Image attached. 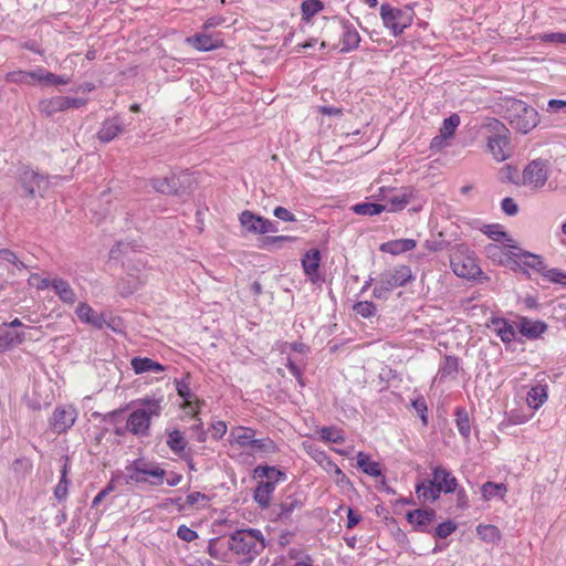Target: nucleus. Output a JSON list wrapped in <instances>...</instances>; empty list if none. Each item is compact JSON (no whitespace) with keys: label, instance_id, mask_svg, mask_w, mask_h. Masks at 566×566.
I'll use <instances>...</instances> for the list:
<instances>
[{"label":"nucleus","instance_id":"f257e3e1","mask_svg":"<svg viewBox=\"0 0 566 566\" xmlns=\"http://www.w3.org/2000/svg\"><path fill=\"white\" fill-rule=\"evenodd\" d=\"M497 264L512 271L526 272L527 269H532L552 283L566 285V272L547 269L539 255L524 251L507 232L500 229H497Z\"/></svg>","mask_w":566,"mask_h":566},{"label":"nucleus","instance_id":"1a4fd4ad","mask_svg":"<svg viewBox=\"0 0 566 566\" xmlns=\"http://www.w3.org/2000/svg\"><path fill=\"white\" fill-rule=\"evenodd\" d=\"M193 184V179L187 171L179 174L171 172V175L164 178H153L150 180L151 187L163 195L184 196L189 192Z\"/></svg>","mask_w":566,"mask_h":566},{"label":"nucleus","instance_id":"6ab92c4d","mask_svg":"<svg viewBox=\"0 0 566 566\" xmlns=\"http://www.w3.org/2000/svg\"><path fill=\"white\" fill-rule=\"evenodd\" d=\"M196 50L208 52L223 46V39L217 34H209L205 30L186 39Z\"/></svg>","mask_w":566,"mask_h":566},{"label":"nucleus","instance_id":"a878e982","mask_svg":"<svg viewBox=\"0 0 566 566\" xmlns=\"http://www.w3.org/2000/svg\"><path fill=\"white\" fill-rule=\"evenodd\" d=\"M253 476L261 480L265 479L264 482H272L275 486L287 479L286 473L276 467L261 464L254 468Z\"/></svg>","mask_w":566,"mask_h":566},{"label":"nucleus","instance_id":"6e6552de","mask_svg":"<svg viewBox=\"0 0 566 566\" xmlns=\"http://www.w3.org/2000/svg\"><path fill=\"white\" fill-rule=\"evenodd\" d=\"M450 264L454 274L459 277L475 279L481 273L474 252L470 251L464 244L452 249Z\"/></svg>","mask_w":566,"mask_h":566},{"label":"nucleus","instance_id":"bb28decb","mask_svg":"<svg viewBox=\"0 0 566 566\" xmlns=\"http://www.w3.org/2000/svg\"><path fill=\"white\" fill-rule=\"evenodd\" d=\"M459 371V358L453 355L444 356L443 360L440 363L437 377L440 381L447 379H455Z\"/></svg>","mask_w":566,"mask_h":566},{"label":"nucleus","instance_id":"5701e85b","mask_svg":"<svg viewBox=\"0 0 566 566\" xmlns=\"http://www.w3.org/2000/svg\"><path fill=\"white\" fill-rule=\"evenodd\" d=\"M516 145L511 139L509 129L497 127V161L510 159L515 153Z\"/></svg>","mask_w":566,"mask_h":566},{"label":"nucleus","instance_id":"ea45409f","mask_svg":"<svg viewBox=\"0 0 566 566\" xmlns=\"http://www.w3.org/2000/svg\"><path fill=\"white\" fill-rule=\"evenodd\" d=\"M324 9L321 0H304L301 4L302 19L308 22L315 14Z\"/></svg>","mask_w":566,"mask_h":566},{"label":"nucleus","instance_id":"a211bd4d","mask_svg":"<svg viewBox=\"0 0 566 566\" xmlns=\"http://www.w3.org/2000/svg\"><path fill=\"white\" fill-rule=\"evenodd\" d=\"M75 313L82 323L90 324L97 329H102L104 326L115 329L111 323L106 321L104 313L95 312L87 303H80Z\"/></svg>","mask_w":566,"mask_h":566},{"label":"nucleus","instance_id":"ddd939ff","mask_svg":"<svg viewBox=\"0 0 566 566\" xmlns=\"http://www.w3.org/2000/svg\"><path fill=\"white\" fill-rule=\"evenodd\" d=\"M549 175V161L537 158L532 160L523 171V180L525 185L533 188H542Z\"/></svg>","mask_w":566,"mask_h":566},{"label":"nucleus","instance_id":"5fc2aeb1","mask_svg":"<svg viewBox=\"0 0 566 566\" xmlns=\"http://www.w3.org/2000/svg\"><path fill=\"white\" fill-rule=\"evenodd\" d=\"M45 74H46V70L43 67H38L36 70H33V71H20V73H18V75H20L22 77H28V81L32 80L42 85H44Z\"/></svg>","mask_w":566,"mask_h":566},{"label":"nucleus","instance_id":"a18cd8bd","mask_svg":"<svg viewBox=\"0 0 566 566\" xmlns=\"http://www.w3.org/2000/svg\"><path fill=\"white\" fill-rule=\"evenodd\" d=\"M188 376L184 379H175L177 394L184 399L185 405L189 406L191 403V398L193 394L190 389L188 382Z\"/></svg>","mask_w":566,"mask_h":566},{"label":"nucleus","instance_id":"79ce46f5","mask_svg":"<svg viewBox=\"0 0 566 566\" xmlns=\"http://www.w3.org/2000/svg\"><path fill=\"white\" fill-rule=\"evenodd\" d=\"M354 312L364 318H369L376 315L377 307L371 301H360L353 306Z\"/></svg>","mask_w":566,"mask_h":566},{"label":"nucleus","instance_id":"e433bc0d","mask_svg":"<svg viewBox=\"0 0 566 566\" xmlns=\"http://www.w3.org/2000/svg\"><path fill=\"white\" fill-rule=\"evenodd\" d=\"M296 237L291 235H268L261 239L260 247L269 251L274 249H281L284 242H294Z\"/></svg>","mask_w":566,"mask_h":566},{"label":"nucleus","instance_id":"4c0bfd02","mask_svg":"<svg viewBox=\"0 0 566 566\" xmlns=\"http://www.w3.org/2000/svg\"><path fill=\"white\" fill-rule=\"evenodd\" d=\"M255 431L247 427H237L232 430L231 436L240 447H251Z\"/></svg>","mask_w":566,"mask_h":566},{"label":"nucleus","instance_id":"c756f323","mask_svg":"<svg viewBox=\"0 0 566 566\" xmlns=\"http://www.w3.org/2000/svg\"><path fill=\"white\" fill-rule=\"evenodd\" d=\"M455 427L464 440L471 437V418L464 407H457L453 412Z\"/></svg>","mask_w":566,"mask_h":566},{"label":"nucleus","instance_id":"393cba45","mask_svg":"<svg viewBox=\"0 0 566 566\" xmlns=\"http://www.w3.org/2000/svg\"><path fill=\"white\" fill-rule=\"evenodd\" d=\"M275 489L272 482H264V480L258 482L253 491V500L262 510L270 506Z\"/></svg>","mask_w":566,"mask_h":566},{"label":"nucleus","instance_id":"7ed1b4c3","mask_svg":"<svg viewBox=\"0 0 566 566\" xmlns=\"http://www.w3.org/2000/svg\"><path fill=\"white\" fill-rule=\"evenodd\" d=\"M458 480L442 465L432 468V478L418 481L415 490L422 503H433L440 499L441 493L449 494L457 491Z\"/></svg>","mask_w":566,"mask_h":566},{"label":"nucleus","instance_id":"09e8293b","mask_svg":"<svg viewBox=\"0 0 566 566\" xmlns=\"http://www.w3.org/2000/svg\"><path fill=\"white\" fill-rule=\"evenodd\" d=\"M457 530V524L448 520L446 522L440 523L433 531V536L437 538L444 539L450 536Z\"/></svg>","mask_w":566,"mask_h":566},{"label":"nucleus","instance_id":"c85d7f7f","mask_svg":"<svg viewBox=\"0 0 566 566\" xmlns=\"http://www.w3.org/2000/svg\"><path fill=\"white\" fill-rule=\"evenodd\" d=\"M52 289L63 303L70 305L75 303V292L67 281L60 277H55L52 280Z\"/></svg>","mask_w":566,"mask_h":566},{"label":"nucleus","instance_id":"bf43d9fd","mask_svg":"<svg viewBox=\"0 0 566 566\" xmlns=\"http://www.w3.org/2000/svg\"><path fill=\"white\" fill-rule=\"evenodd\" d=\"M177 536L187 543H190L199 537L198 533L187 525L182 524L177 528Z\"/></svg>","mask_w":566,"mask_h":566},{"label":"nucleus","instance_id":"6e6d98bb","mask_svg":"<svg viewBox=\"0 0 566 566\" xmlns=\"http://www.w3.org/2000/svg\"><path fill=\"white\" fill-rule=\"evenodd\" d=\"M0 337L4 340L8 349H11L15 345H21L25 340V334L23 332H17L15 334L6 333Z\"/></svg>","mask_w":566,"mask_h":566},{"label":"nucleus","instance_id":"cd10ccee","mask_svg":"<svg viewBox=\"0 0 566 566\" xmlns=\"http://www.w3.org/2000/svg\"><path fill=\"white\" fill-rule=\"evenodd\" d=\"M416 245L417 243L413 239H398L382 243L379 250L385 253L397 255L413 250Z\"/></svg>","mask_w":566,"mask_h":566},{"label":"nucleus","instance_id":"0e129e2a","mask_svg":"<svg viewBox=\"0 0 566 566\" xmlns=\"http://www.w3.org/2000/svg\"><path fill=\"white\" fill-rule=\"evenodd\" d=\"M472 227L481 230L490 239L495 240V224H483L480 220H474Z\"/></svg>","mask_w":566,"mask_h":566},{"label":"nucleus","instance_id":"20e7f679","mask_svg":"<svg viewBox=\"0 0 566 566\" xmlns=\"http://www.w3.org/2000/svg\"><path fill=\"white\" fill-rule=\"evenodd\" d=\"M161 398L145 397L134 401L138 407L130 412L126 421V429L134 436L148 437L154 417L161 415Z\"/></svg>","mask_w":566,"mask_h":566},{"label":"nucleus","instance_id":"69168bd1","mask_svg":"<svg viewBox=\"0 0 566 566\" xmlns=\"http://www.w3.org/2000/svg\"><path fill=\"white\" fill-rule=\"evenodd\" d=\"M212 438L214 440H220L227 432V424L224 421H216L211 424Z\"/></svg>","mask_w":566,"mask_h":566},{"label":"nucleus","instance_id":"de8ad7c7","mask_svg":"<svg viewBox=\"0 0 566 566\" xmlns=\"http://www.w3.org/2000/svg\"><path fill=\"white\" fill-rule=\"evenodd\" d=\"M534 40H538L544 43L565 44L566 45V33H563V32L541 33V34L535 35Z\"/></svg>","mask_w":566,"mask_h":566},{"label":"nucleus","instance_id":"72a5a7b5","mask_svg":"<svg viewBox=\"0 0 566 566\" xmlns=\"http://www.w3.org/2000/svg\"><path fill=\"white\" fill-rule=\"evenodd\" d=\"M38 109L46 117L64 111L63 96H53L39 102Z\"/></svg>","mask_w":566,"mask_h":566},{"label":"nucleus","instance_id":"680f3d73","mask_svg":"<svg viewBox=\"0 0 566 566\" xmlns=\"http://www.w3.org/2000/svg\"><path fill=\"white\" fill-rule=\"evenodd\" d=\"M273 214L275 218H277L282 221H286V222H295L296 221L295 216L290 210H287L284 207H281V206H279L274 209Z\"/></svg>","mask_w":566,"mask_h":566},{"label":"nucleus","instance_id":"b1692460","mask_svg":"<svg viewBox=\"0 0 566 566\" xmlns=\"http://www.w3.org/2000/svg\"><path fill=\"white\" fill-rule=\"evenodd\" d=\"M239 221L242 228L249 233L263 234L265 218L249 210H244L239 214Z\"/></svg>","mask_w":566,"mask_h":566},{"label":"nucleus","instance_id":"dca6fc26","mask_svg":"<svg viewBox=\"0 0 566 566\" xmlns=\"http://www.w3.org/2000/svg\"><path fill=\"white\" fill-rule=\"evenodd\" d=\"M437 513L433 509H416L406 514L407 521L413 525V530L421 533H429V525L436 520Z\"/></svg>","mask_w":566,"mask_h":566},{"label":"nucleus","instance_id":"2f4dec72","mask_svg":"<svg viewBox=\"0 0 566 566\" xmlns=\"http://www.w3.org/2000/svg\"><path fill=\"white\" fill-rule=\"evenodd\" d=\"M166 434H167L166 443H167L168 448L176 455L182 457V454L185 453L186 447L188 444L184 433L178 429H174V430H169V431L167 430Z\"/></svg>","mask_w":566,"mask_h":566},{"label":"nucleus","instance_id":"0eeeda50","mask_svg":"<svg viewBox=\"0 0 566 566\" xmlns=\"http://www.w3.org/2000/svg\"><path fill=\"white\" fill-rule=\"evenodd\" d=\"M130 473L126 475V483H147L151 486H159L164 483L167 476V471L158 464L147 462L144 458L134 460L126 467Z\"/></svg>","mask_w":566,"mask_h":566},{"label":"nucleus","instance_id":"7c9ffc66","mask_svg":"<svg viewBox=\"0 0 566 566\" xmlns=\"http://www.w3.org/2000/svg\"><path fill=\"white\" fill-rule=\"evenodd\" d=\"M135 374L161 373L166 367L148 357H134L130 361Z\"/></svg>","mask_w":566,"mask_h":566},{"label":"nucleus","instance_id":"9d476101","mask_svg":"<svg viewBox=\"0 0 566 566\" xmlns=\"http://www.w3.org/2000/svg\"><path fill=\"white\" fill-rule=\"evenodd\" d=\"M380 17L384 25L390 29L392 34L397 36L412 24L415 12L409 6L403 9H398L391 7L389 3H384L380 7Z\"/></svg>","mask_w":566,"mask_h":566},{"label":"nucleus","instance_id":"e2e57ef3","mask_svg":"<svg viewBox=\"0 0 566 566\" xmlns=\"http://www.w3.org/2000/svg\"><path fill=\"white\" fill-rule=\"evenodd\" d=\"M64 111L69 108H81L87 104V98L63 96Z\"/></svg>","mask_w":566,"mask_h":566},{"label":"nucleus","instance_id":"774afa93","mask_svg":"<svg viewBox=\"0 0 566 566\" xmlns=\"http://www.w3.org/2000/svg\"><path fill=\"white\" fill-rule=\"evenodd\" d=\"M347 523H346V527L348 530H352L354 528L360 521H361V515L359 513H357L356 511H354L352 507H347Z\"/></svg>","mask_w":566,"mask_h":566},{"label":"nucleus","instance_id":"423d86ee","mask_svg":"<svg viewBox=\"0 0 566 566\" xmlns=\"http://www.w3.org/2000/svg\"><path fill=\"white\" fill-rule=\"evenodd\" d=\"M412 280L413 275L409 265L399 264L387 269L376 280L373 296L377 300H387L395 289L405 286Z\"/></svg>","mask_w":566,"mask_h":566},{"label":"nucleus","instance_id":"c03bdc74","mask_svg":"<svg viewBox=\"0 0 566 566\" xmlns=\"http://www.w3.org/2000/svg\"><path fill=\"white\" fill-rule=\"evenodd\" d=\"M251 448L264 453H275L277 451L275 442L270 438L253 439Z\"/></svg>","mask_w":566,"mask_h":566},{"label":"nucleus","instance_id":"37998d69","mask_svg":"<svg viewBox=\"0 0 566 566\" xmlns=\"http://www.w3.org/2000/svg\"><path fill=\"white\" fill-rule=\"evenodd\" d=\"M518 177V168L513 164H504L503 167L497 169V178L502 181L516 182Z\"/></svg>","mask_w":566,"mask_h":566},{"label":"nucleus","instance_id":"f8f14e48","mask_svg":"<svg viewBox=\"0 0 566 566\" xmlns=\"http://www.w3.org/2000/svg\"><path fill=\"white\" fill-rule=\"evenodd\" d=\"M76 418L77 410L74 406L60 405L55 407L49 420V427L54 433L62 434L73 427Z\"/></svg>","mask_w":566,"mask_h":566},{"label":"nucleus","instance_id":"3c124183","mask_svg":"<svg viewBox=\"0 0 566 566\" xmlns=\"http://www.w3.org/2000/svg\"><path fill=\"white\" fill-rule=\"evenodd\" d=\"M499 324L500 319H497V336H500L504 343H510L515 339L516 331L512 325H509L505 321H502V327H500Z\"/></svg>","mask_w":566,"mask_h":566},{"label":"nucleus","instance_id":"4d7b16f0","mask_svg":"<svg viewBox=\"0 0 566 566\" xmlns=\"http://www.w3.org/2000/svg\"><path fill=\"white\" fill-rule=\"evenodd\" d=\"M501 209L506 216L510 217L516 216L520 210L518 205L511 197H506L501 201Z\"/></svg>","mask_w":566,"mask_h":566},{"label":"nucleus","instance_id":"39448f33","mask_svg":"<svg viewBox=\"0 0 566 566\" xmlns=\"http://www.w3.org/2000/svg\"><path fill=\"white\" fill-rule=\"evenodd\" d=\"M228 547L237 555L247 556L243 563L249 564L264 551L266 541L260 530L242 528L230 535Z\"/></svg>","mask_w":566,"mask_h":566},{"label":"nucleus","instance_id":"13d9d810","mask_svg":"<svg viewBox=\"0 0 566 566\" xmlns=\"http://www.w3.org/2000/svg\"><path fill=\"white\" fill-rule=\"evenodd\" d=\"M476 534L485 542L495 541V525H479Z\"/></svg>","mask_w":566,"mask_h":566},{"label":"nucleus","instance_id":"c9c22d12","mask_svg":"<svg viewBox=\"0 0 566 566\" xmlns=\"http://www.w3.org/2000/svg\"><path fill=\"white\" fill-rule=\"evenodd\" d=\"M303 448L315 462L325 469L333 464L334 461L329 458V455L325 451L321 450L316 444L303 442Z\"/></svg>","mask_w":566,"mask_h":566},{"label":"nucleus","instance_id":"2eb2a0df","mask_svg":"<svg viewBox=\"0 0 566 566\" xmlns=\"http://www.w3.org/2000/svg\"><path fill=\"white\" fill-rule=\"evenodd\" d=\"M334 20L338 21L342 29L340 52L348 53L358 49L361 39L355 25L345 18L334 17Z\"/></svg>","mask_w":566,"mask_h":566},{"label":"nucleus","instance_id":"8fccbe9b","mask_svg":"<svg viewBox=\"0 0 566 566\" xmlns=\"http://www.w3.org/2000/svg\"><path fill=\"white\" fill-rule=\"evenodd\" d=\"M319 434H321V438L327 442H333V443L339 444V443H343L345 440L344 436L339 431L335 430L333 427L321 428Z\"/></svg>","mask_w":566,"mask_h":566},{"label":"nucleus","instance_id":"58836bf2","mask_svg":"<svg viewBox=\"0 0 566 566\" xmlns=\"http://www.w3.org/2000/svg\"><path fill=\"white\" fill-rule=\"evenodd\" d=\"M353 211L360 216H377L386 211L387 206L377 202H363L353 206Z\"/></svg>","mask_w":566,"mask_h":566},{"label":"nucleus","instance_id":"f3484780","mask_svg":"<svg viewBox=\"0 0 566 566\" xmlns=\"http://www.w3.org/2000/svg\"><path fill=\"white\" fill-rule=\"evenodd\" d=\"M125 132V125L119 116L106 118L102 122L96 136L97 139L107 144Z\"/></svg>","mask_w":566,"mask_h":566},{"label":"nucleus","instance_id":"f704fd0d","mask_svg":"<svg viewBox=\"0 0 566 566\" xmlns=\"http://www.w3.org/2000/svg\"><path fill=\"white\" fill-rule=\"evenodd\" d=\"M357 465L367 475L374 478L382 476V470L380 468V464L376 461H373L370 457L365 452H358Z\"/></svg>","mask_w":566,"mask_h":566},{"label":"nucleus","instance_id":"49530a36","mask_svg":"<svg viewBox=\"0 0 566 566\" xmlns=\"http://www.w3.org/2000/svg\"><path fill=\"white\" fill-rule=\"evenodd\" d=\"M127 409L128 407L126 406L124 408H119L107 413L94 412L93 417L101 418V420L104 422L116 424L123 420L122 416Z\"/></svg>","mask_w":566,"mask_h":566},{"label":"nucleus","instance_id":"473e14b6","mask_svg":"<svg viewBox=\"0 0 566 566\" xmlns=\"http://www.w3.org/2000/svg\"><path fill=\"white\" fill-rule=\"evenodd\" d=\"M548 398L547 386L536 385L530 389L526 397V402L530 408L537 410L542 407Z\"/></svg>","mask_w":566,"mask_h":566},{"label":"nucleus","instance_id":"9b49d317","mask_svg":"<svg viewBox=\"0 0 566 566\" xmlns=\"http://www.w3.org/2000/svg\"><path fill=\"white\" fill-rule=\"evenodd\" d=\"M305 495L302 491L294 490L291 492V488L286 489L285 494L279 503V512L276 513L275 521L287 523L292 521V515L295 511H301L305 505Z\"/></svg>","mask_w":566,"mask_h":566},{"label":"nucleus","instance_id":"412c9836","mask_svg":"<svg viewBox=\"0 0 566 566\" xmlns=\"http://www.w3.org/2000/svg\"><path fill=\"white\" fill-rule=\"evenodd\" d=\"M21 182L24 191L31 198H33L36 192L42 196L41 191L46 190L49 186V181L44 176L32 170L23 172Z\"/></svg>","mask_w":566,"mask_h":566},{"label":"nucleus","instance_id":"4be33fe9","mask_svg":"<svg viewBox=\"0 0 566 566\" xmlns=\"http://www.w3.org/2000/svg\"><path fill=\"white\" fill-rule=\"evenodd\" d=\"M518 332L530 338H538L547 329V325L542 321H533L527 317H518L516 322Z\"/></svg>","mask_w":566,"mask_h":566},{"label":"nucleus","instance_id":"f03ea898","mask_svg":"<svg viewBox=\"0 0 566 566\" xmlns=\"http://www.w3.org/2000/svg\"><path fill=\"white\" fill-rule=\"evenodd\" d=\"M497 115L522 134H527L539 123L538 113L534 107L510 96L497 97Z\"/></svg>","mask_w":566,"mask_h":566},{"label":"nucleus","instance_id":"a19ab883","mask_svg":"<svg viewBox=\"0 0 566 566\" xmlns=\"http://www.w3.org/2000/svg\"><path fill=\"white\" fill-rule=\"evenodd\" d=\"M460 125V116L458 114H451L448 118H446L440 128V133L442 137L451 138L458 126Z\"/></svg>","mask_w":566,"mask_h":566},{"label":"nucleus","instance_id":"4468645a","mask_svg":"<svg viewBox=\"0 0 566 566\" xmlns=\"http://www.w3.org/2000/svg\"><path fill=\"white\" fill-rule=\"evenodd\" d=\"M387 202V211L397 212L405 209L409 203L418 199V191L412 187H405L400 189L392 188L390 197H385Z\"/></svg>","mask_w":566,"mask_h":566},{"label":"nucleus","instance_id":"338daca9","mask_svg":"<svg viewBox=\"0 0 566 566\" xmlns=\"http://www.w3.org/2000/svg\"><path fill=\"white\" fill-rule=\"evenodd\" d=\"M116 290L122 296L127 297L135 293L136 286H132L129 282L122 280L117 282Z\"/></svg>","mask_w":566,"mask_h":566},{"label":"nucleus","instance_id":"864d4df0","mask_svg":"<svg viewBox=\"0 0 566 566\" xmlns=\"http://www.w3.org/2000/svg\"><path fill=\"white\" fill-rule=\"evenodd\" d=\"M0 261L13 264L18 269L25 268L24 263L20 261L17 254L10 249L0 250Z\"/></svg>","mask_w":566,"mask_h":566},{"label":"nucleus","instance_id":"052dcab7","mask_svg":"<svg viewBox=\"0 0 566 566\" xmlns=\"http://www.w3.org/2000/svg\"><path fill=\"white\" fill-rule=\"evenodd\" d=\"M69 479H60L56 486L54 488V496L57 501H64L67 497L69 493Z\"/></svg>","mask_w":566,"mask_h":566},{"label":"nucleus","instance_id":"603ef678","mask_svg":"<svg viewBox=\"0 0 566 566\" xmlns=\"http://www.w3.org/2000/svg\"><path fill=\"white\" fill-rule=\"evenodd\" d=\"M71 82V77L67 75H57L52 72L46 71L45 74V86H59V85H66Z\"/></svg>","mask_w":566,"mask_h":566},{"label":"nucleus","instance_id":"aec40b11","mask_svg":"<svg viewBox=\"0 0 566 566\" xmlns=\"http://www.w3.org/2000/svg\"><path fill=\"white\" fill-rule=\"evenodd\" d=\"M301 263L305 275L312 283L315 284L322 280L319 274L321 252L318 249L314 248L306 251Z\"/></svg>","mask_w":566,"mask_h":566}]
</instances>
